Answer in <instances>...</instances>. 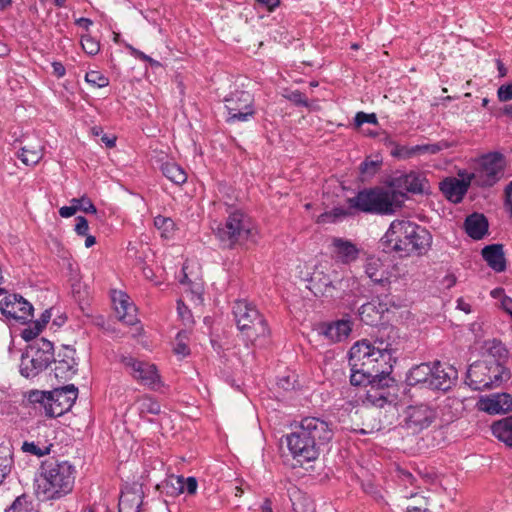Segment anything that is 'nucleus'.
<instances>
[{"mask_svg":"<svg viewBox=\"0 0 512 512\" xmlns=\"http://www.w3.org/2000/svg\"><path fill=\"white\" fill-rule=\"evenodd\" d=\"M332 437L333 431L328 422L317 417H305L286 435V443L293 458L304 463L316 460L320 446Z\"/></svg>","mask_w":512,"mask_h":512,"instance_id":"1","label":"nucleus"},{"mask_svg":"<svg viewBox=\"0 0 512 512\" xmlns=\"http://www.w3.org/2000/svg\"><path fill=\"white\" fill-rule=\"evenodd\" d=\"M432 236L430 232L409 220L396 219L391 222L388 230L380 239L383 252L408 257L412 254L423 255L430 248Z\"/></svg>","mask_w":512,"mask_h":512,"instance_id":"2","label":"nucleus"},{"mask_svg":"<svg viewBox=\"0 0 512 512\" xmlns=\"http://www.w3.org/2000/svg\"><path fill=\"white\" fill-rule=\"evenodd\" d=\"M394 350L391 344L383 340H376L374 344L368 340L363 339L357 341L349 350V365L350 367H365L378 370V374L382 375L380 382H389L391 378L389 375L393 369Z\"/></svg>","mask_w":512,"mask_h":512,"instance_id":"3","label":"nucleus"},{"mask_svg":"<svg viewBox=\"0 0 512 512\" xmlns=\"http://www.w3.org/2000/svg\"><path fill=\"white\" fill-rule=\"evenodd\" d=\"M38 493L44 499H60L72 492L75 483V467L68 461L48 459L41 463Z\"/></svg>","mask_w":512,"mask_h":512,"instance_id":"4","label":"nucleus"},{"mask_svg":"<svg viewBox=\"0 0 512 512\" xmlns=\"http://www.w3.org/2000/svg\"><path fill=\"white\" fill-rule=\"evenodd\" d=\"M398 192L385 190L381 187L364 188L347 199L351 210L366 214L390 215L401 207Z\"/></svg>","mask_w":512,"mask_h":512,"instance_id":"5","label":"nucleus"},{"mask_svg":"<svg viewBox=\"0 0 512 512\" xmlns=\"http://www.w3.org/2000/svg\"><path fill=\"white\" fill-rule=\"evenodd\" d=\"M510 378V371L495 360L483 359L472 363L466 373L465 383L476 391L498 388Z\"/></svg>","mask_w":512,"mask_h":512,"instance_id":"6","label":"nucleus"},{"mask_svg":"<svg viewBox=\"0 0 512 512\" xmlns=\"http://www.w3.org/2000/svg\"><path fill=\"white\" fill-rule=\"evenodd\" d=\"M232 312L239 331L247 342L254 344L270 335V329L264 316L246 300H236Z\"/></svg>","mask_w":512,"mask_h":512,"instance_id":"7","label":"nucleus"},{"mask_svg":"<svg viewBox=\"0 0 512 512\" xmlns=\"http://www.w3.org/2000/svg\"><path fill=\"white\" fill-rule=\"evenodd\" d=\"M255 226L252 219L241 210L229 213L224 224L216 229V236L224 248H234L254 236Z\"/></svg>","mask_w":512,"mask_h":512,"instance_id":"8","label":"nucleus"},{"mask_svg":"<svg viewBox=\"0 0 512 512\" xmlns=\"http://www.w3.org/2000/svg\"><path fill=\"white\" fill-rule=\"evenodd\" d=\"M53 359V344L45 338L36 339L22 354L20 373L25 378H34L47 369Z\"/></svg>","mask_w":512,"mask_h":512,"instance_id":"9","label":"nucleus"},{"mask_svg":"<svg viewBox=\"0 0 512 512\" xmlns=\"http://www.w3.org/2000/svg\"><path fill=\"white\" fill-rule=\"evenodd\" d=\"M505 165V157L502 153H486L479 157L478 167L471 178L480 187H491L503 176Z\"/></svg>","mask_w":512,"mask_h":512,"instance_id":"10","label":"nucleus"},{"mask_svg":"<svg viewBox=\"0 0 512 512\" xmlns=\"http://www.w3.org/2000/svg\"><path fill=\"white\" fill-rule=\"evenodd\" d=\"M225 107L228 112V123L246 122L255 115L254 98L248 91L231 92L225 98Z\"/></svg>","mask_w":512,"mask_h":512,"instance_id":"11","label":"nucleus"},{"mask_svg":"<svg viewBox=\"0 0 512 512\" xmlns=\"http://www.w3.org/2000/svg\"><path fill=\"white\" fill-rule=\"evenodd\" d=\"M348 279L341 277L337 272L324 274L315 272L311 278V285L315 295L330 298L342 297V292L348 286Z\"/></svg>","mask_w":512,"mask_h":512,"instance_id":"12","label":"nucleus"},{"mask_svg":"<svg viewBox=\"0 0 512 512\" xmlns=\"http://www.w3.org/2000/svg\"><path fill=\"white\" fill-rule=\"evenodd\" d=\"M48 396L47 417L55 418L72 408L78 396V389L71 384L49 391Z\"/></svg>","mask_w":512,"mask_h":512,"instance_id":"13","label":"nucleus"},{"mask_svg":"<svg viewBox=\"0 0 512 512\" xmlns=\"http://www.w3.org/2000/svg\"><path fill=\"white\" fill-rule=\"evenodd\" d=\"M390 186L392 191L398 192V200L403 202L405 192L413 194H421L425 192L428 181L423 173L410 171L409 173H401L391 178Z\"/></svg>","mask_w":512,"mask_h":512,"instance_id":"14","label":"nucleus"},{"mask_svg":"<svg viewBox=\"0 0 512 512\" xmlns=\"http://www.w3.org/2000/svg\"><path fill=\"white\" fill-rule=\"evenodd\" d=\"M405 427L417 433L428 428L436 419L435 407L427 403L408 406L405 411Z\"/></svg>","mask_w":512,"mask_h":512,"instance_id":"15","label":"nucleus"},{"mask_svg":"<svg viewBox=\"0 0 512 512\" xmlns=\"http://www.w3.org/2000/svg\"><path fill=\"white\" fill-rule=\"evenodd\" d=\"M1 313L14 320L30 321L33 317V305L21 295L12 294L0 301Z\"/></svg>","mask_w":512,"mask_h":512,"instance_id":"16","label":"nucleus"},{"mask_svg":"<svg viewBox=\"0 0 512 512\" xmlns=\"http://www.w3.org/2000/svg\"><path fill=\"white\" fill-rule=\"evenodd\" d=\"M122 364L131 370L134 379L140 381L143 385L154 388L160 383V376L154 364L137 360L130 356H123Z\"/></svg>","mask_w":512,"mask_h":512,"instance_id":"17","label":"nucleus"},{"mask_svg":"<svg viewBox=\"0 0 512 512\" xmlns=\"http://www.w3.org/2000/svg\"><path fill=\"white\" fill-rule=\"evenodd\" d=\"M18 142L23 144L20 147V152L17 154V157L23 164L26 166H34L41 161L44 155V146L38 136H25L23 139H16L14 144Z\"/></svg>","mask_w":512,"mask_h":512,"instance_id":"18","label":"nucleus"},{"mask_svg":"<svg viewBox=\"0 0 512 512\" xmlns=\"http://www.w3.org/2000/svg\"><path fill=\"white\" fill-rule=\"evenodd\" d=\"M75 349L70 346H63L57 357L53 359L55 363L54 374L59 380H68L77 372V362L75 360Z\"/></svg>","mask_w":512,"mask_h":512,"instance_id":"19","label":"nucleus"},{"mask_svg":"<svg viewBox=\"0 0 512 512\" xmlns=\"http://www.w3.org/2000/svg\"><path fill=\"white\" fill-rule=\"evenodd\" d=\"M112 300L117 317L121 322L126 325H135L138 322L137 308L126 293L115 291Z\"/></svg>","mask_w":512,"mask_h":512,"instance_id":"20","label":"nucleus"},{"mask_svg":"<svg viewBox=\"0 0 512 512\" xmlns=\"http://www.w3.org/2000/svg\"><path fill=\"white\" fill-rule=\"evenodd\" d=\"M432 367L429 388L442 391L450 389L457 378V371L452 367H444L439 361L434 362Z\"/></svg>","mask_w":512,"mask_h":512,"instance_id":"21","label":"nucleus"},{"mask_svg":"<svg viewBox=\"0 0 512 512\" xmlns=\"http://www.w3.org/2000/svg\"><path fill=\"white\" fill-rule=\"evenodd\" d=\"M481 411L489 414H501L512 411V396L508 393H496L479 401Z\"/></svg>","mask_w":512,"mask_h":512,"instance_id":"22","label":"nucleus"},{"mask_svg":"<svg viewBox=\"0 0 512 512\" xmlns=\"http://www.w3.org/2000/svg\"><path fill=\"white\" fill-rule=\"evenodd\" d=\"M380 379H382V375L378 374V370L362 366L351 367L350 383L353 386H365L367 384H370L372 388L389 386V382H380Z\"/></svg>","mask_w":512,"mask_h":512,"instance_id":"23","label":"nucleus"},{"mask_svg":"<svg viewBox=\"0 0 512 512\" xmlns=\"http://www.w3.org/2000/svg\"><path fill=\"white\" fill-rule=\"evenodd\" d=\"M352 331V322L348 319H340L320 326V333L331 342L346 340Z\"/></svg>","mask_w":512,"mask_h":512,"instance_id":"24","label":"nucleus"},{"mask_svg":"<svg viewBox=\"0 0 512 512\" xmlns=\"http://www.w3.org/2000/svg\"><path fill=\"white\" fill-rule=\"evenodd\" d=\"M469 187V182L456 177L445 178L440 183V190L445 197L454 203L462 201Z\"/></svg>","mask_w":512,"mask_h":512,"instance_id":"25","label":"nucleus"},{"mask_svg":"<svg viewBox=\"0 0 512 512\" xmlns=\"http://www.w3.org/2000/svg\"><path fill=\"white\" fill-rule=\"evenodd\" d=\"M142 503L143 492L140 487L126 488L119 498V512H139Z\"/></svg>","mask_w":512,"mask_h":512,"instance_id":"26","label":"nucleus"},{"mask_svg":"<svg viewBox=\"0 0 512 512\" xmlns=\"http://www.w3.org/2000/svg\"><path fill=\"white\" fill-rule=\"evenodd\" d=\"M481 254L483 259L494 271L503 272L506 269V260L501 244L485 246Z\"/></svg>","mask_w":512,"mask_h":512,"instance_id":"27","label":"nucleus"},{"mask_svg":"<svg viewBox=\"0 0 512 512\" xmlns=\"http://www.w3.org/2000/svg\"><path fill=\"white\" fill-rule=\"evenodd\" d=\"M464 227L472 239L480 240L488 232V221L484 215L473 213L465 219Z\"/></svg>","mask_w":512,"mask_h":512,"instance_id":"28","label":"nucleus"},{"mask_svg":"<svg viewBox=\"0 0 512 512\" xmlns=\"http://www.w3.org/2000/svg\"><path fill=\"white\" fill-rule=\"evenodd\" d=\"M333 252L343 263H350L357 259L359 250L355 244L342 238L332 240Z\"/></svg>","mask_w":512,"mask_h":512,"instance_id":"29","label":"nucleus"},{"mask_svg":"<svg viewBox=\"0 0 512 512\" xmlns=\"http://www.w3.org/2000/svg\"><path fill=\"white\" fill-rule=\"evenodd\" d=\"M384 304L371 301L361 305L359 308V316L363 323L373 326L381 319V315L385 312Z\"/></svg>","mask_w":512,"mask_h":512,"instance_id":"30","label":"nucleus"},{"mask_svg":"<svg viewBox=\"0 0 512 512\" xmlns=\"http://www.w3.org/2000/svg\"><path fill=\"white\" fill-rule=\"evenodd\" d=\"M493 435L507 446L512 447V416L495 422L492 427Z\"/></svg>","mask_w":512,"mask_h":512,"instance_id":"31","label":"nucleus"},{"mask_svg":"<svg viewBox=\"0 0 512 512\" xmlns=\"http://www.w3.org/2000/svg\"><path fill=\"white\" fill-rule=\"evenodd\" d=\"M433 367L429 363H421L411 368L408 374V381L411 385L424 384L429 388L430 376Z\"/></svg>","mask_w":512,"mask_h":512,"instance_id":"32","label":"nucleus"},{"mask_svg":"<svg viewBox=\"0 0 512 512\" xmlns=\"http://www.w3.org/2000/svg\"><path fill=\"white\" fill-rule=\"evenodd\" d=\"M182 475H171L157 485V489L162 495L168 497H177L183 493Z\"/></svg>","mask_w":512,"mask_h":512,"instance_id":"33","label":"nucleus"},{"mask_svg":"<svg viewBox=\"0 0 512 512\" xmlns=\"http://www.w3.org/2000/svg\"><path fill=\"white\" fill-rule=\"evenodd\" d=\"M163 175L177 185L187 181V174L184 169L175 162H165L161 165Z\"/></svg>","mask_w":512,"mask_h":512,"instance_id":"34","label":"nucleus"},{"mask_svg":"<svg viewBox=\"0 0 512 512\" xmlns=\"http://www.w3.org/2000/svg\"><path fill=\"white\" fill-rule=\"evenodd\" d=\"M13 451L12 447L0 444V485L4 479L10 474L13 468Z\"/></svg>","mask_w":512,"mask_h":512,"instance_id":"35","label":"nucleus"},{"mask_svg":"<svg viewBox=\"0 0 512 512\" xmlns=\"http://www.w3.org/2000/svg\"><path fill=\"white\" fill-rule=\"evenodd\" d=\"M365 273L375 283H382L385 280L383 264L378 258L367 259Z\"/></svg>","mask_w":512,"mask_h":512,"instance_id":"36","label":"nucleus"},{"mask_svg":"<svg viewBox=\"0 0 512 512\" xmlns=\"http://www.w3.org/2000/svg\"><path fill=\"white\" fill-rule=\"evenodd\" d=\"M486 352L488 356L491 357L488 360H495L500 363L508 356V350L501 341L496 339L486 342Z\"/></svg>","mask_w":512,"mask_h":512,"instance_id":"37","label":"nucleus"},{"mask_svg":"<svg viewBox=\"0 0 512 512\" xmlns=\"http://www.w3.org/2000/svg\"><path fill=\"white\" fill-rule=\"evenodd\" d=\"M154 226L160 232L162 238H172L175 231V223L170 217L156 216L154 218Z\"/></svg>","mask_w":512,"mask_h":512,"instance_id":"38","label":"nucleus"},{"mask_svg":"<svg viewBox=\"0 0 512 512\" xmlns=\"http://www.w3.org/2000/svg\"><path fill=\"white\" fill-rule=\"evenodd\" d=\"M138 410L141 417L146 414L157 415L161 411V406L157 400L150 396H144L138 400Z\"/></svg>","mask_w":512,"mask_h":512,"instance_id":"39","label":"nucleus"},{"mask_svg":"<svg viewBox=\"0 0 512 512\" xmlns=\"http://www.w3.org/2000/svg\"><path fill=\"white\" fill-rule=\"evenodd\" d=\"M52 444L41 445L40 442H28L24 441L22 444V451L31 455L42 457L50 454Z\"/></svg>","mask_w":512,"mask_h":512,"instance_id":"40","label":"nucleus"},{"mask_svg":"<svg viewBox=\"0 0 512 512\" xmlns=\"http://www.w3.org/2000/svg\"><path fill=\"white\" fill-rule=\"evenodd\" d=\"M451 147V144L446 140H441L437 143L433 144H421V145H415L414 151H416L417 155H423V154H437L438 152L448 149Z\"/></svg>","mask_w":512,"mask_h":512,"instance_id":"41","label":"nucleus"},{"mask_svg":"<svg viewBox=\"0 0 512 512\" xmlns=\"http://www.w3.org/2000/svg\"><path fill=\"white\" fill-rule=\"evenodd\" d=\"M48 398V392L45 391L33 390L28 393V401L34 405H39V409H43L46 416Z\"/></svg>","mask_w":512,"mask_h":512,"instance_id":"42","label":"nucleus"},{"mask_svg":"<svg viewBox=\"0 0 512 512\" xmlns=\"http://www.w3.org/2000/svg\"><path fill=\"white\" fill-rule=\"evenodd\" d=\"M6 512H32L33 505L26 495L17 497L13 503L5 510Z\"/></svg>","mask_w":512,"mask_h":512,"instance_id":"43","label":"nucleus"},{"mask_svg":"<svg viewBox=\"0 0 512 512\" xmlns=\"http://www.w3.org/2000/svg\"><path fill=\"white\" fill-rule=\"evenodd\" d=\"M85 81L95 88H103L109 84V80L99 71H89L85 75Z\"/></svg>","mask_w":512,"mask_h":512,"instance_id":"44","label":"nucleus"},{"mask_svg":"<svg viewBox=\"0 0 512 512\" xmlns=\"http://www.w3.org/2000/svg\"><path fill=\"white\" fill-rule=\"evenodd\" d=\"M71 203L74 204V207L76 208V212L78 210H81L85 213H96L97 209L92 203V201L86 197L82 196L81 198H73L71 200Z\"/></svg>","mask_w":512,"mask_h":512,"instance_id":"45","label":"nucleus"},{"mask_svg":"<svg viewBox=\"0 0 512 512\" xmlns=\"http://www.w3.org/2000/svg\"><path fill=\"white\" fill-rule=\"evenodd\" d=\"M381 160H373L366 158L360 165V172L365 176H372L376 174L380 168Z\"/></svg>","mask_w":512,"mask_h":512,"instance_id":"46","label":"nucleus"},{"mask_svg":"<svg viewBox=\"0 0 512 512\" xmlns=\"http://www.w3.org/2000/svg\"><path fill=\"white\" fill-rule=\"evenodd\" d=\"M391 155L405 160L416 156V151H414V146L396 145L391 151Z\"/></svg>","mask_w":512,"mask_h":512,"instance_id":"47","label":"nucleus"},{"mask_svg":"<svg viewBox=\"0 0 512 512\" xmlns=\"http://www.w3.org/2000/svg\"><path fill=\"white\" fill-rule=\"evenodd\" d=\"M364 123H369L376 125L378 124V119L375 113H365L363 111L357 112L354 117V125L356 128L361 127Z\"/></svg>","mask_w":512,"mask_h":512,"instance_id":"48","label":"nucleus"},{"mask_svg":"<svg viewBox=\"0 0 512 512\" xmlns=\"http://www.w3.org/2000/svg\"><path fill=\"white\" fill-rule=\"evenodd\" d=\"M81 45L83 50L89 55H96L100 50L99 43L89 35L82 37Z\"/></svg>","mask_w":512,"mask_h":512,"instance_id":"49","label":"nucleus"},{"mask_svg":"<svg viewBox=\"0 0 512 512\" xmlns=\"http://www.w3.org/2000/svg\"><path fill=\"white\" fill-rule=\"evenodd\" d=\"M42 331V328H40L39 324L33 321L27 328L23 329L21 332V337L29 342L32 340L38 339L37 336Z\"/></svg>","mask_w":512,"mask_h":512,"instance_id":"50","label":"nucleus"},{"mask_svg":"<svg viewBox=\"0 0 512 512\" xmlns=\"http://www.w3.org/2000/svg\"><path fill=\"white\" fill-rule=\"evenodd\" d=\"M286 98L298 106L308 107L309 105L306 96L299 90L291 91Z\"/></svg>","mask_w":512,"mask_h":512,"instance_id":"51","label":"nucleus"},{"mask_svg":"<svg viewBox=\"0 0 512 512\" xmlns=\"http://www.w3.org/2000/svg\"><path fill=\"white\" fill-rule=\"evenodd\" d=\"M183 493L186 492L189 495H194L197 491L198 483L195 477L182 476Z\"/></svg>","mask_w":512,"mask_h":512,"instance_id":"52","label":"nucleus"},{"mask_svg":"<svg viewBox=\"0 0 512 512\" xmlns=\"http://www.w3.org/2000/svg\"><path fill=\"white\" fill-rule=\"evenodd\" d=\"M498 99L502 102L512 100V81L501 85L497 90Z\"/></svg>","mask_w":512,"mask_h":512,"instance_id":"53","label":"nucleus"},{"mask_svg":"<svg viewBox=\"0 0 512 512\" xmlns=\"http://www.w3.org/2000/svg\"><path fill=\"white\" fill-rule=\"evenodd\" d=\"M126 48L129 50L130 54L132 56H134L135 58H137V59L149 62L151 65H158L159 64L156 60L152 59L150 56L146 55L145 53H143L142 51L136 49L135 47H133L130 44H127Z\"/></svg>","mask_w":512,"mask_h":512,"instance_id":"54","label":"nucleus"},{"mask_svg":"<svg viewBox=\"0 0 512 512\" xmlns=\"http://www.w3.org/2000/svg\"><path fill=\"white\" fill-rule=\"evenodd\" d=\"M89 224L85 217H76L75 232L80 236H86L88 234Z\"/></svg>","mask_w":512,"mask_h":512,"instance_id":"55","label":"nucleus"},{"mask_svg":"<svg viewBox=\"0 0 512 512\" xmlns=\"http://www.w3.org/2000/svg\"><path fill=\"white\" fill-rule=\"evenodd\" d=\"M174 352L176 355L181 357H186L190 354V349L185 342L181 340V333L177 335V343L174 347Z\"/></svg>","mask_w":512,"mask_h":512,"instance_id":"56","label":"nucleus"},{"mask_svg":"<svg viewBox=\"0 0 512 512\" xmlns=\"http://www.w3.org/2000/svg\"><path fill=\"white\" fill-rule=\"evenodd\" d=\"M52 69H53V71H52L53 74L57 78H62L66 74V69H65L64 65L61 62H58V61L52 62Z\"/></svg>","mask_w":512,"mask_h":512,"instance_id":"57","label":"nucleus"},{"mask_svg":"<svg viewBox=\"0 0 512 512\" xmlns=\"http://www.w3.org/2000/svg\"><path fill=\"white\" fill-rule=\"evenodd\" d=\"M76 213V208L74 204L71 203L70 206H63L59 209V214L63 218H68L73 216Z\"/></svg>","mask_w":512,"mask_h":512,"instance_id":"58","label":"nucleus"},{"mask_svg":"<svg viewBox=\"0 0 512 512\" xmlns=\"http://www.w3.org/2000/svg\"><path fill=\"white\" fill-rule=\"evenodd\" d=\"M51 319V310L50 309H46L40 316V318L38 320H36L35 322L39 324L40 328H44L46 326V324L50 321Z\"/></svg>","mask_w":512,"mask_h":512,"instance_id":"59","label":"nucleus"},{"mask_svg":"<svg viewBox=\"0 0 512 512\" xmlns=\"http://www.w3.org/2000/svg\"><path fill=\"white\" fill-rule=\"evenodd\" d=\"M356 213L354 210H351L349 207L348 209H344V208H334L333 209V214L335 217H346V216H349V215H352Z\"/></svg>","mask_w":512,"mask_h":512,"instance_id":"60","label":"nucleus"},{"mask_svg":"<svg viewBox=\"0 0 512 512\" xmlns=\"http://www.w3.org/2000/svg\"><path fill=\"white\" fill-rule=\"evenodd\" d=\"M258 2L266 6L270 11L274 10L280 5V0H258Z\"/></svg>","mask_w":512,"mask_h":512,"instance_id":"61","label":"nucleus"},{"mask_svg":"<svg viewBox=\"0 0 512 512\" xmlns=\"http://www.w3.org/2000/svg\"><path fill=\"white\" fill-rule=\"evenodd\" d=\"M457 278L454 274H448L443 278V284L446 288H451L456 284Z\"/></svg>","mask_w":512,"mask_h":512,"instance_id":"62","label":"nucleus"},{"mask_svg":"<svg viewBox=\"0 0 512 512\" xmlns=\"http://www.w3.org/2000/svg\"><path fill=\"white\" fill-rule=\"evenodd\" d=\"M76 25L88 30L90 26L93 24L92 20L89 18L81 17L75 21Z\"/></svg>","mask_w":512,"mask_h":512,"instance_id":"63","label":"nucleus"},{"mask_svg":"<svg viewBox=\"0 0 512 512\" xmlns=\"http://www.w3.org/2000/svg\"><path fill=\"white\" fill-rule=\"evenodd\" d=\"M101 141L106 145L108 148H113L116 144V138L110 137L106 134H103L101 137Z\"/></svg>","mask_w":512,"mask_h":512,"instance_id":"64","label":"nucleus"}]
</instances>
